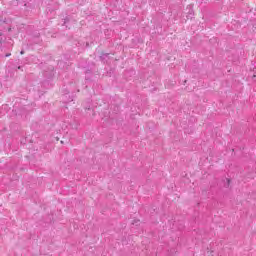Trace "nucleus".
Segmentation results:
<instances>
[{"label":"nucleus","instance_id":"f257e3e1","mask_svg":"<svg viewBox=\"0 0 256 256\" xmlns=\"http://www.w3.org/2000/svg\"><path fill=\"white\" fill-rule=\"evenodd\" d=\"M6 57H11V53H9V54H6Z\"/></svg>","mask_w":256,"mask_h":256},{"label":"nucleus","instance_id":"f03ea898","mask_svg":"<svg viewBox=\"0 0 256 256\" xmlns=\"http://www.w3.org/2000/svg\"><path fill=\"white\" fill-rule=\"evenodd\" d=\"M20 53H21V55H23V53H24V52H23V51H21Z\"/></svg>","mask_w":256,"mask_h":256}]
</instances>
